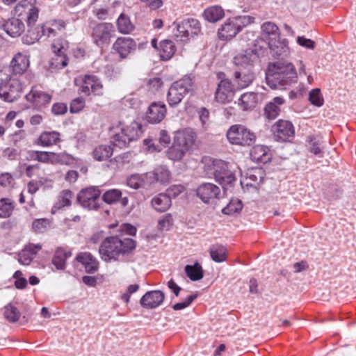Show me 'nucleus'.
Returning <instances> with one entry per match:
<instances>
[{
	"label": "nucleus",
	"mask_w": 356,
	"mask_h": 356,
	"mask_svg": "<svg viewBox=\"0 0 356 356\" xmlns=\"http://www.w3.org/2000/svg\"><path fill=\"white\" fill-rule=\"evenodd\" d=\"M136 48V42L131 38H118L113 44V49L120 55L121 58H127Z\"/></svg>",
	"instance_id": "20"
},
{
	"label": "nucleus",
	"mask_w": 356,
	"mask_h": 356,
	"mask_svg": "<svg viewBox=\"0 0 356 356\" xmlns=\"http://www.w3.org/2000/svg\"><path fill=\"white\" fill-rule=\"evenodd\" d=\"M309 99L312 104L316 106H321L323 104L324 100L319 88H315L310 91L309 95Z\"/></svg>",
	"instance_id": "50"
},
{
	"label": "nucleus",
	"mask_w": 356,
	"mask_h": 356,
	"mask_svg": "<svg viewBox=\"0 0 356 356\" xmlns=\"http://www.w3.org/2000/svg\"><path fill=\"white\" fill-rule=\"evenodd\" d=\"M65 156L64 154H58L51 152L35 151L31 154V157L34 160L45 163H63Z\"/></svg>",
	"instance_id": "24"
},
{
	"label": "nucleus",
	"mask_w": 356,
	"mask_h": 356,
	"mask_svg": "<svg viewBox=\"0 0 356 356\" xmlns=\"http://www.w3.org/2000/svg\"><path fill=\"white\" fill-rule=\"evenodd\" d=\"M72 197V193L70 190L63 191L60 195L58 202L54 206V209H60L64 207H68L71 204V199Z\"/></svg>",
	"instance_id": "46"
},
{
	"label": "nucleus",
	"mask_w": 356,
	"mask_h": 356,
	"mask_svg": "<svg viewBox=\"0 0 356 356\" xmlns=\"http://www.w3.org/2000/svg\"><path fill=\"white\" fill-rule=\"evenodd\" d=\"M50 225V221L47 218L36 219L33 222L32 227L34 232L43 233Z\"/></svg>",
	"instance_id": "51"
},
{
	"label": "nucleus",
	"mask_w": 356,
	"mask_h": 356,
	"mask_svg": "<svg viewBox=\"0 0 356 356\" xmlns=\"http://www.w3.org/2000/svg\"><path fill=\"white\" fill-rule=\"evenodd\" d=\"M90 35L93 42L99 47L103 48L109 44L113 33L115 32L114 26L111 23H90Z\"/></svg>",
	"instance_id": "10"
},
{
	"label": "nucleus",
	"mask_w": 356,
	"mask_h": 356,
	"mask_svg": "<svg viewBox=\"0 0 356 356\" xmlns=\"http://www.w3.org/2000/svg\"><path fill=\"white\" fill-rule=\"evenodd\" d=\"M218 76L222 79L216 90L215 100L220 104H225L232 101L235 90L229 79H222L225 76L224 73H219Z\"/></svg>",
	"instance_id": "12"
},
{
	"label": "nucleus",
	"mask_w": 356,
	"mask_h": 356,
	"mask_svg": "<svg viewBox=\"0 0 356 356\" xmlns=\"http://www.w3.org/2000/svg\"><path fill=\"white\" fill-rule=\"evenodd\" d=\"M250 157L253 161L266 164L271 161L272 154L267 146L257 145L252 148Z\"/></svg>",
	"instance_id": "22"
},
{
	"label": "nucleus",
	"mask_w": 356,
	"mask_h": 356,
	"mask_svg": "<svg viewBox=\"0 0 356 356\" xmlns=\"http://www.w3.org/2000/svg\"><path fill=\"white\" fill-rule=\"evenodd\" d=\"M3 81L1 79L0 83V97L4 101L12 102L18 97L22 90V87L19 81L17 79H10Z\"/></svg>",
	"instance_id": "13"
},
{
	"label": "nucleus",
	"mask_w": 356,
	"mask_h": 356,
	"mask_svg": "<svg viewBox=\"0 0 356 356\" xmlns=\"http://www.w3.org/2000/svg\"><path fill=\"white\" fill-rule=\"evenodd\" d=\"M284 102V100L282 97H276L272 102L267 104L264 108V113L266 118L269 120L275 119L280 112L279 106L283 104Z\"/></svg>",
	"instance_id": "28"
},
{
	"label": "nucleus",
	"mask_w": 356,
	"mask_h": 356,
	"mask_svg": "<svg viewBox=\"0 0 356 356\" xmlns=\"http://www.w3.org/2000/svg\"><path fill=\"white\" fill-rule=\"evenodd\" d=\"M76 259L84 266L86 272L88 273L92 274L98 270L99 262L90 252L79 253Z\"/></svg>",
	"instance_id": "25"
},
{
	"label": "nucleus",
	"mask_w": 356,
	"mask_h": 356,
	"mask_svg": "<svg viewBox=\"0 0 356 356\" xmlns=\"http://www.w3.org/2000/svg\"><path fill=\"white\" fill-rule=\"evenodd\" d=\"M165 294L160 290L150 291L145 293L140 300V305L146 309H154L162 304Z\"/></svg>",
	"instance_id": "18"
},
{
	"label": "nucleus",
	"mask_w": 356,
	"mask_h": 356,
	"mask_svg": "<svg viewBox=\"0 0 356 356\" xmlns=\"http://www.w3.org/2000/svg\"><path fill=\"white\" fill-rule=\"evenodd\" d=\"M195 76H184L181 79L175 81L170 87L167 94V101L170 106H177L189 92L195 90Z\"/></svg>",
	"instance_id": "6"
},
{
	"label": "nucleus",
	"mask_w": 356,
	"mask_h": 356,
	"mask_svg": "<svg viewBox=\"0 0 356 356\" xmlns=\"http://www.w3.org/2000/svg\"><path fill=\"white\" fill-rule=\"evenodd\" d=\"M226 248L222 245L214 244L209 249V254L215 262H222L226 260Z\"/></svg>",
	"instance_id": "40"
},
{
	"label": "nucleus",
	"mask_w": 356,
	"mask_h": 356,
	"mask_svg": "<svg viewBox=\"0 0 356 356\" xmlns=\"http://www.w3.org/2000/svg\"><path fill=\"white\" fill-rule=\"evenodd\" d=\"M110 131L111 143L120 149L127 147L130 142L138 140L143 133L142 125L136 121L127 126L120 123L119 126L111 128Z\"/></svg>",
	"instance_id": "5"
},
{
	"label": "nucleus",
	"mask_w": 356,
	"mask_h": 356,
	"mask_svg": "<svg viewBox=\"0 0 356 356\" xmlns=\"http://www.w3.org/2000/svg\"><path fill=\"white\" fill-rule=\"evenodd\" d=\"M67 111V105L64 103H55L51 108V112L56 115H63Z\"/></svg>",
	"instance_id": "58"
},
{
	"label": "nucleus",
	"mask_w": 356,
	"mask_h": 356,
	"mask_svg": "<svg viewBox=\"0 0 356 356\" xmlns=\"http://www.w3.org/2000/svg\"><path fill=\"white\" fill-rule=\"evenodd\" d=\"M42 247L40 245H35L33 243H29V245H26L25 248L23 249L24 251H26V252L29 253L31 256L34 257V256L37 254V252L41 250Z\"/></svg>",
	"instance_id": "63"
},
{
	"label": "nucleus",
	"mask_w": 356,
	"mask_h": 356,
	"mask_svg": "<svg viewBox=\"0 0 356 356\" xmlns=\"http://www.w3.org/2000/svg\"><path fill=\"white\" fill-rule=\"evenodd\" d=\"M206 171L208 174L213 175L216 181L222 187L232 184L236 180L235 175L229 169L227 163L222 160L211 161V164L207 165Z\"/></svg>",
	"instance_id": "8"
},
{
	"label": "nucleus",
	"mask_w": 356,
	"mask_h": 356,
	"mask_svg": "<svg viewBox=\"0 0 356 356\" xmlns=\"http://www.w3.org/2000/svg\"><path fill=\"white\" fill-rule=\"evenodd\" d=\"M184 190V187L181 185H174L171 187H170L167 191H166V194H168L170 197V199L172 198V197H177V195H179V194H181Z\"/></svg>",
	"instance_id": "59"
},
{
	"label": "nucleus",
	"mask_w": 356,
	"mask_h": 356,
	"mask_svg": "<svg viewBox=\"0 0 356 356\" xmlns=\"http://www.w3.org/2000/svg\"><path fill=\"white\" fill-rule=\"evenodd\" d=\"M297 42L301 47L308 49H314L316 47L314 41L304 36H298L297 38Z\"/></svg>",
	"instance_id": "57"
},
{
	"label": "nucleus",
	"mask_w": 356,
	"mask_h": 356,
	"mask_svg": "<svg viewBox=\"0 0 356 356\" xmlns=\"http://www.w3.org/2000/svg\"><path fill=\"white\" fill-rule=\"evenodd\" d=\"M274 139L278 142H285L293 138L295 129L293 124L288 120H279L272 126Z\"/></svg>",
	"instance_id": "14"
},
{
	"label": "nucleus",
	"mask_w": 356,
	"mask_h": 356,
	"mask_svg": "<svg viewBox=\"0 0 356 356\" xmlns=\"http://www.w3.org/2000/svg\"><path fill=\"white\" fill-rule=\"evenodd\" d=\"M166 114V107L162 102L152 103L146 113V119L148 122L157 124L161 122Z\"/></svg>",
	"instance_id": "21"
},
{
	"label": "nucleus",
	"mask_w": 356,
	"mask_h": 356,
	"mask_svg": "<svg viewBox=\"0 0 356 356\" xmlns=\"http://www.w3.org/2000/svg\"><path fill=\"white\" fill-rule=\"evenodd\" d=\"M27 101L30 102L34 108L38 110H42L51 100V95L47 92L38 90L33 87L31 91L26 95Z\"/></svg>",
	"instance_id": "16"
},
{
	"label": "nucleus",
	"mask_w": 356,
	"mask_h": 356,
	"mask_svg": "<svg viewBox=\"0 0 356 356\" xmlns=\"http://www.w3.org/2000/svg\"><path fill=\"white\" fill-rule=\"evenodd\" d=\"M227 138L232 144L241 146H250L257 139L254 132L241 124L232 126L227 132Z\"/></svg>",
	"instance_id": "9"
},
{
	"label": "nucleus",
	"mask_w": 356,
	"mask_h": 356,
	"mask_svg": "<svg viewBox=\"0 0 356 356\" xmlns=\"http://www.w3.org/2000/svg\"><path fill=\"white\" fill-rule=\"evenodd\" d=\"M163 83L162 79L159 77L150 79L147 81L149 90H152L153 92L158 91L162 87Z\"/></svg>",
	"instance_id": "54"
},
{
	"label": "nucleus",
	"mask_w": 356,
	"mask_h": 356,
	"mask_svg": "<svg viewBox=\"0 0 356 356\" xmlns=\"http://www.w3.org/2000/svg\"><path fill=\"white\" fill-rule=\"evenodd\" d=\"M39 10L29 3H20L15 7V14L22 19H26L28 29L22 40L24 44H33L40 39L54 38L58 31L65 28L63 21H54L34 26L38 19Z\"/></svg>",
	"instance_id": "1"
},
{
	"label": "nucleus",
	"mask_w": 356,
	"mask_h": 356,
	"mask_svg": "<svg viewBox=\"0 0 356 356\" xmlns=\"http://www.w3.org/2000/svg\"><path fill=\"white\" fill-rule=\"evenodd\" d=\"M196 134L191 129H184L175 133L174 142L176 146L181 147L184 150L188 152L193 145Z\"/></svg>",
	"instance_id": "17"
},
{
	"label": "nucleus",
	"mask_w": 356,
	"mask_h": 356,
	"mask_svg": "<svg viewBox=\"0 0 356 356\" xmlns=\"http://www.w3.org/2000/svg\"><path fill=\"white\" fill-rule=\"evenodd\" d=\"M243 209L241 200L236 198L232 199L229 203L222 209V212L226 215H233L239 213Z\"/></svg>",
	"instance_id": "44"
},
{
	"label": "nucleus",
	"mask_w": 356,
	"mask_h": 356,
	"mask_svg": "<svg viewBox=\"0 0 356 356\" xmlns=\"http://www.w3.org/2000/svg\"><path fill=\"white\" fill-rule=\"evenodd\" d=\"M188 28H191V35H197L201 31L200 23L195 19H187Z\"/></svg>",
	"instance_id": "53"
},
{
	"label": "nucleus",
	"mask_w": 356,
	"mask_h": 356,
	"mask_svg": "<svg viewBox=\"0 0 356 356\" xmlns=\"http://www.w3.org/2000/svg\"><path fill=\"white\" fill-rule=\"evenodd\" d=\"M298 74L294 65L289 61L280 58L269 63L266 73L267 84L276 89L291 85L297 81Z\"/></svg>",
	"instance_id": "3"
},
{
	"label": "nucleus",
	"mask_w": 356,
	"mask_h": 356,
	"mask_svg": "<svg viewBox=\"0 0 356 356\" xmlns=\"http://www.w3.org/2000/svg\"><path fill=\"white\" fill-rule=\"evenodd\" d=\"M159 141L163 147H165L170 143V137L165 130H161L159 133Z\"/></svg>",
	"instance_id": "64"
},
{
	"label": "nucleus",
	"mask_w": 356,
	"mask_h": 356,
	"mask_svg": "<svg viewBox=\"0 0 356 356\" xmlns=\"http://www.w3.org/2000/svg\"><path fill=\"white\" fill-rule=\"evenodd\" d=\"M152 207L159 212L166 211L171 206L170 197L166 193H159L152 199Z\"/></svg>",
	"instance_id": "27"
},
{
	"label": "nucleus",
	"mask_w": 356,
	"mask_h": 356,
	"mask_svg": "<svg viewBox=\"0 0 356 356\" xmlns=\"http://www.w3.org/2000/svg\"><path fill=\"white\" fill-rule=\"evenodd\" d=\"M173 25L175 26L177 29V33H175L176 38H179L181 41H186L189 39V30L186 19L181 22H174Z\"/></svg>",
	"instance_id": "43"
},
{
	"label": "nucleus",
	"mask_w": 356,
	"mask_h": 356,
	"mask_svg": "<svg viewBox=\"0 0 356 356\" xmlns=\"http://www.w3.org/2000/svg\"><path fill=\"white\" fill-rule=\"evenodd\" d=\"M3 309V316L8 322L14 323L19 321L21 313L12 303L6 305Z\"/></svg>",
	"instance_id": "42"
},
{
	"label": "nucleus",
	"mask_w": 356,
	"mask_h": 356,
	"mask_svg": "<svg viewBox=\"0 0 356 356\" xmlns=\"http://www.w3.org/2000/svg\"><path fill=\"white\" fill-rule=\"evenodd\" d=\"M197 113L202 124L204 126L209 122V110L205 107H201L200 108H199Z\"/></svg>",
	"instance_id": "60"
},
{
	"label": "nucleus",
	"mask_w": 356,
	"mask_h": 356,
	"mask_svg": "<svg viewBox=\"0 0 356 356\" xmlns=\"http://www.w3.org/2000/svg\"><path fill=\"white\" fill-rule=\"evenodd\" d=\"M85 83H91V90L94 94L97 95H100L102 94V85L101 84V83L99 81L96 76H86Z\"/></svg>",
	"instance_id": "49"
},
{
	"label": "nucleus",
	"mask_w": 356,
	"mask_h": 356,
	"mask_svg": "<svg viewBox=\"0 0 356 356\" xmlns=\"http://www.w3.org/2000/svg\"><path fill=\"white\" fill-rule=\"evenodd\" d=\"M172 218L170 214H165L159 220V228L161 230H168L172 225Z\"/></svg>",
	"instance_id": "55"
},
{
	"label": "nucleus",
	"mask_w": 356,
	"mask_h": 356,
	"mask_svg": "<svg viewBox=\"0 0 356 356\" xmlns=\"http://www.w3.org/2000/svg\"><path fill=\"white\" fill-rule=\"evenodd\" d=\"M95 160L102 161L107 160L113 154V149L110 145H101L97 147L92 152Z\"/></svg>",
	"instance_id": "39"
},
{
	"label": "nucleus",
	"mask_w": 356,
	"mask_h": 356,
	"mask_svg": "<svg viewBox=\"0 0 356 356\" xmlns=\"http://www.w3.org/2000/svg\"><path fill=\"white\" fill-rule=\"evenodd\" d=\"M197 294H193L188 296L185 301L175 304L172 306L173 309L181 310L188 307L197 298Z\"/></svg>",
	"instance_id": "56"
},
{
	"label": "nucleus",
	"mask_w": 356,
	"mask_h": 356,
	"mask_svg": "<svg viewBox=\"0 0 356 356\" xmlns=\"http://www.w3.org/2000/svg\"><path fill=\"white\" fill-rule=\"evenodd\" d=\"M85 106V100L83 97H76L74 99L70 107V111L72 113H79L81 111Z\"/></svg>",
	"instance_id": "52"
},
{
	"label": "nucleus",
	"mask_w": 356,
	"mask_h": 356,
	"mask_svg": "<svg viewBox=\"0 0 356 356\" xmlns=\"http://www.w3.org/2000/svg\"><path fill=\"white\" fill-rule=\"evenodd\" d=\"M307 141L308 142V148L311 153L319 158L323 156V141L321 138L314 136H309Z\"/></svg>",
	"instance_id": "34"
},
{
	"label": "nucleus",
	"mask_w": 356,
	"mask_h": 356,
	"mask_svg": "<svg viewBox=\"0 0 356 356\" xmlns=\"http://www.w3.org/2000/svg\"><path fill=\"white\" fill-rule=\"evenodd\" d=\"M14 209L13 203L8 199L0 200V218L9 217Z\"/></svg>",
	"instance_id": "48"
},
{
	"label": "nucleus",
	"mask_w": 356,
	"mask_h": 356,
	"mask_svg": "<svg viewBox=\"0 0 356 356\" xmlns=\"http://www.w3.org/2000/svg\"><path fill=\"white\" fill-rule=\"evenodd\" d=\"M60 141V133L55 131H44L40 134L38 138V143L42 147L52 146Z\"/></svg>",
	"instance_id": "31"
},
{
	"label": "nucleus",
	"mask_w": 356,
	"mask_h": 356,
	"mask_svg": "<svg viewBox=\"0 0 356 356\" xmlns=\"http://www.w3.org/2000/svg\"><path fill=\"white\" fill-rule=\"evenodd\" d=\"M268 45L270 49V54L277 60L280 58L284 59L289 54V48L288 47V41L286 39L281 40L277 38L273 40H269Z\"/></svg>",
	"instance_id": "19"
},
{
	"label": "nucleus",
	"mask_w": 356,
	"mask_h": 356,
	"mask_svg": "<svg viewBox=\"0 0 356 356\" xmlns=\"http://www.w3.org/2000/svg\"><path fill=\"white\" fill-rule=\"evenodd\" d=\"M101 191L95 186L83 188L76 196L77 203L84 209L97 210L102 204Z\"/></svg>",
	"instance_id": "11"
},
{
	"label": "nucleus",
	"mask_w": 356,
	"mask_h": 356,
	"mask_svg": "<svg viewBox=\"0 0 356 356\" xmlns=\"http://www.w3.org/2000/svg\"><path fill=\"white\" fill-rule=\"evenodd\" d=\"M149 182L155 180L161 184H165L168 181L170 174V172L163 167H159L155 169L153 172H148Z\"/></svg>",
	"instance_id": "38"
},
{
	"label": "nucleus",
	"mask_w": 356,
	"mask_h": 356,
	"mask_svg": "<svg viewBox=\"0 0 356 356\" xmlns=\"http://www.w3.org/2000/svg\"><path fill=\"white\" fill-rule=\"evenodd\" d=\"M33 256H31L29 253L26 252V251H24L22 250V252L19 254L18 261L20 264L23 265H29L33 260Z\"/></svg>",
	"instance_id": "62"
},
{
	"label": "nucleus",
	"mask_w": 356,
	"mask_h": 356,
	"mask_svg": "<svg viewBox=\"0 0 356 356\" xmlns=\"http://www.w3.org/2000/svg\"><path fill=\"white\" fill-rule=\"evenodd\" d=\"M23 19L26 21V19H22V17L8 19L3 25V30L13 38L19 36L25 28L22 22Z\"/></svg>",
	"instance_id": "23"
},
{
	"label": "nucleus",
	"mask_w": 356,
	"mask_h": 356,
	"mask_svg": "<svg viewBox=\"0 0 356 356\" xmlns=\"http://www.w3.org/2000/svg\"><path fill=\"white\" fill-rule=\"evenodd\" d=\"M257 103V94L253 92L243 93L238 99V105L243 111L254 108Z\"/></svg>",
	"instance_id": "33"
},
{
	"label": "nucleus",
	"mask_w": 356,
	"mask_h": 356,
	"mask_svg": "<svg viewBox=\"0 0 356 356\" xmlns=\"http://www.w3.org/2000/svg\"><path fill=\"white\" fill-rule=\"evenodd\" d=\"M117 26L118 31L124 34L129 33L134 29V26L131 22L129 17L124 13H121L118 17Z\"/></svg>",
	"instance_id": "41"
},
{
	"label": "nucleus",
	"mask_w": 356,
	"mask_h": 356,
	"mask_svg": "<svg viewBox=\"0 0 356 356\" xmlns=\"http://www.w3.org/2000/svg\"><path fill=\"white\" fill-rule=\"evenodd\" d=\"M122 197V192L118 189H111L106 191L102 197V200L108 204L118 202Z\"/></svg>",
	"instance_id": "45"
},
{
	"label": "nucleus",
	"mask_w": 356,
	"mask_h": 356,
	"mask_svg": "<svg viewBox=\"0 0 356 356\" xmlns=\"http://www.w3.org/2000/svg\"><path fill=\"white\" fill-rule=\"evenodd\" d=\"M149 181L148 174H134L127 178V186L134 189H138L145 187L147 182Z\"/></svg>",
	"instance_id": "36"
},
{
	"label": "nucleus",
	"mask_w": 356,
	"mask_h": 356,
	"mask_svg": "<svg viewBox=\"0 0 356 356\" xmlns=\"http://www.w3.org/2000/svg\"><path fill=\"white\" fill-rule=\"evenodd\" d=\"M184 270L186 275L192 281H198L204 276L202 268L197 261H196L193 265H186Z\"/></svg>",
	"instance_id": "37"
},
{
	"label": "nucleus",
	"mask_w": 356,
	"mask_h": 356,
	"mask_svg": "<svg viewBox=\"0 0 356 356\" xmlns=\"http://www.w3.org/2000/svg\"><path fill=\"white\" fill-rule=\"evenodd\" d=\"M225 15L224 10L218 6L207 8L203 13L204 19L212 23L220 20Z\"/></svg>",
	"instance_id": "35"
},
{
	"label": "nucleus",
	"mask_w": 356,
	"mask_h": 356,
	"mask_svg": "<svg viewBox=\"0 0 356 356\" xmlns=\"http://www.w3.org/2000/svg\"><path fill=\"white\" fill-rule=\"evenodd\" d=\"M261 36L263 39L269 40L276 39L280 37L278 26L273 22H266L261 26Z\"/></svg>",
	"instance_id": "29"
},
{
	"label": "nucleus",
	"mask_w": 356,
	"mask_h": 356,
	"mask_svg": "<svg viewBox=\"0 0 356 356\" xmlns=\"http://www.w3.org/2000/svg\"><path fill=\"white\" fill-rule=\"evenodd\" d=\"M72 256L70 251H65L62 248H58L52 259V264L58 270H64L66 266V259Z\"/></svg>",
	"instance_id": "30"
},
{
	"label": "nucleus",
	"mask_w": 356,
	"mask_h": 356,
	"mask_svg": "<svg viewBox=\"0 0 356 356\" xmlns=\"http://www.w3.org/2000/svg\"><path fill=\"white\" fill-rule=\"evenodd\" d=\"M122 233H125L130 236H134L136 233V228L131 224L124 223L120 227Z\"/></svg>",
	"instance_id": "61"
},
{
	"label": "nucleus",
	"mask_w": 356,
	"mask_h": 356,
	"mask_svg": "<svg viewBox=\"0 0 356 356\" xmlns=\"http://www.w3.org/2000/svg\"><path fill=\"white\" fill-rule=\"evenodd\" d=\"M10 66L15 75L24 74L29 67V58L22 53H17L13 58Z\"/></svg>",
	"instance_id": "26"
},
{
	"label": "nucleus",
	"mask_w": 356,
	"mask_h": 356,
	"mask_svg": "<svg viewBox=\"0 0 356 356\" xmlns=\"http://www.w3.org/2000/svg\"><path fill=\"white\" fill-rule=\"evenodd\" d=\"M259 59V51L256 46L247 49L234 57L235 70L234 81L238 90L251 85L256 79L254 64Z\"/></svg>",
	"instance_id": "2"
},
{
	"label": "nucleus",
	"mask_w": 356,
	"mask_h": 356,
	"mask_svg": "<svg viewBox=\"0 0 356 356\" xmlns=\"http://www.w3.org/2000/svg\"><path fill=\"white\" fill-rule=\"evenodd\" d=\"M254 18L248 15L237 16L229 18L218 29V35L221 39H230L239 33L243 28L254 22Z\"/></svg>",
	"instance_id": "7"
},
{
	"label": "nucleus",
	"mask_w": 356,
	"mask_h": 356,
	"mask_svg": "<svg viewBox=\"0 0 356 356\" xmlns=\"http://www.w3.org/2000/svg\"><path fill=\"white\" fill-rule=\"evenodd\" d=\"M186 152L181 147L176 146L175 143L173 142L172 145L167 150L166 155L171 160L179 161Z\"/></svg>",
	"instance_id": "47"
},
{
	"label": "nucleus",
	"mask_w": 356,
	"mask_h": 356,
	"mask_svg": "<svg viewBox=\"0 0 356 356\" xmlns=\"http://www.w3.org/2000/svg\"><path fill=\"white\" fill-rule=\"evenodd\" d=\"M136 246L134 240L124 237L121 234L106 237L101 243L99 253L101 259L106 262L118 261L120 256L130 253Z\"/></svg>",
	"instance_id": "4"
},
{
	"label": "nucleus",
	"mask_w": 356,
	"mask_h": 356,
	"mask_svg": "<svg viewBox=\"0 0 356 356\" xmlns=\"http://www.w3.org/2000/svg\"><path fill=\"white\" fill-rule=\"evenodd\" d=\"M159 50L161 60H168L175 54L176 47L172 40H165L160 42Z\"/></svg>",
	"instance_id": "32"
},
{
	"label": "nucleus",
	"mask_w": 356,
	"mask_h": 356,
	"mask_svg": "<svg viewBox=\"0 0 356 356\" xmlns=\"http://www.w3.org/2000/svg\"><path fill=\"white\" fill-rule=\"evenodd\" d=\"M197 196L206 204L212 203L219 199L220 189L212 183L204 182L197 186L195 190Z\"/></svg>",
	"instance_id": "15"
}]
</instances>
